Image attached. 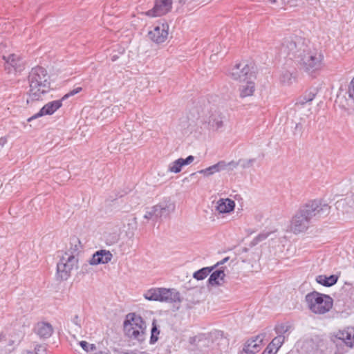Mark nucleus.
Here are the masks:
<instances>
[{
  "label": "nucleus",
  "instance_id": "obj_35",
  "mask_svg": "<svg viewBox=\"0 0 354 354\" xmlns=\"http://www.w3.org/2000/svg\"><path fill=\"white\" fill-rule=\"evenodd\" d=\"M209 124L213 129L218 130L223 127V122L220 118H216L210 122Z\"/></svg>",
  "mask_w": 354,
  "mask_h": 354
},
{
  "label": "nucleus",
  "instance_id": "obj_43",
  "mask_svg": "<svg viewBox=\"0 0 354 354\" xmlns=\"http://www.w3.org/2000/svg\"><path fill=\"white\" fill-rule=\"evenodd\" d=\"M93 354H109V353L106 351H96Z\"/></svg>",
  "mask_w": 354,
  "mask_h": 354
},
{
  "label": "nucleus",
  "instance_id": "obj_36",
  "mask_svg": "<svg viewBox=\"0 0 354 354\" xmlns=\"http://www.w3.org/2000/svg\"><path fill=\"white\" fill-rule=\"evenodd\" d=\"M82 90V87H77L74 89L70 91L68 93H66L61 99L62 101L66 100V99L72 97L77 93H79Z\"/></svg>",
  "mask_w": 354,
  "mask_h": 354
},
{
  "label": "nucleus",
  "instance_id": "obj_24",
  "mask_svg": "<svg viewBox=\"0 0 354 354\" xmlns=\"http://www.w3.org/2000/svg\"><path fill=\"white\" fill-rule=\"evenodd\" d=\"M142 218L145 220L144 223H147L150 221H153L160 218L156 205L146 207Z\"/></svg>",
  "mask_w": 354,
  "mask_h": 354
},
{
  "label": "nucleus",
  "instance_id": "obj_34",
  "mask_svg": "<svg viewBox=\"0 0 354 354\" xmlns=\"http://www.w3.org/2000/svg\"><path fill=\"white\" fill-rule=\"evenodd\" d=\"M195 157L194 156H188L186 158H178L180 165L182 167L189 165L193 162L194 160Z\"/></svg>",
  "mask_w": 354,
  "mask_h": 354
},
{
  "label": "nucleus",
  "instance_id": "obj_27",
  "mask_svg": "<svg viewBox=\"0 0 354 354\" xmlns=\"http://www.w3.org/2000/svg\"><path fill=\"white\" fill-rule=\"evenodd\" d=\"M214 269V267H205L200 269L195 272L193 274V277L197 280H203L207 277V276Z\"/></svg>",
  "mask_w": 354,
  "mask_h": 354
},
{
  "label": "nucleus",
  "instance_id": "obj_31",
  "mask_svg": "<svg viewBox=\"0 0 354 354\" xmlns=\"http://www.w3.org/2000/svg\"><path fill=\"white\" fill-rule=\"evenodd\" d=\"M289 326L286 324H280L275 326V332L277 336H282L286 339V334L288 331Z\"/></svg>",
  "mask_w": 354,
  "mask_h": 354
},
{
  "label": "nucleus",
  "instance_id": "obj_23",
  "mask_svg": "<svg viewBox=\"0 0 354 354\" xmlns=\"http://www.w3.org/2000/svg\"><path fill=\"white\" fill-rule=\"evenodd\" d=\"M225 163L223 162H219L217 164L212 165L207 168L201 169V170L198 171V172L200 174L203 175L204 176H209L216 173L220 172L221 171L225 169Z\"/></svg>",
  "mask_w": 354,
  "mask_h": 354
},
{
  "label": "nucleus",
  "instance_id": "obj_44",
  "mask_svg": "<svg viewBox=\"0 0 354 354\" xmlns=\"http://www.w3.org/2000/svg\"><path fill=\"white\" fill-rule=\"evenodd\" d=\"M272 4H274V3H279V1H281L282 0H268Z\"/></svg>",
  "mask_w": 354,
  "mask_h": 354
},
{
  "label": "nucleus",
  "instance_id": "obj_49",
  "mask_svg": "<svg viewBox=\"0 0 354 354\" xmlns=\"http://www.w3.org/2000/svg\"><path fill=\"white\" fill-rule=\"evenodd\" d=\"M339 354H343V353H339Z\"/></svg>",
  "mask_w": 354,
  "mask_h": 354
},
{
  "label": "nucleus",
  "instance_id": "obj_1",
  "mask_svg": "<svg viewBox=\"0 0 354 354\" xmlns=\"http://www.w3.org/2000/svg\"><path fill=\"white\" fill-rule=\"evenodd\" d=\"M287 48L290 50L289 57L295 64L310 75L316 74L324 66V55L314 48L308 42L301 39L290 41Z\"/></svg>",
  "mask_w": 354,
  "mask_h": 354
},
{
  "label": "nucleus",
  "instance_id": "obj_19",
  "mask_svg": "<svg viewBox=\"0 0 354 354\" xmlns=\"http://www.w3.org/2000/svg\"><path fill=\"white\" fill-rule=\"evenodd\" d=\"M35 330L39 337L48 338L51 336L53 329L50 324L39 322L36 325Z\"/></svg>",
  "mask_w": 354,
  "mask_h": 354
},
{
  "label": "nucleus",
  "instance_id": "obj_25",
  "mask_svg": "<svg viewBox=\"0 0 354 354\" xmlns=\"http://www.w3.org/2000/svg\"><path fill=\"white\" fill-rule=\"evenodd\" d=\"M337 277L336 275L326 276L320 274L316 277L315 281L319 284L324 286L329 287L336 283L337 281Z\"/></svg>",
  "mask_w": 354,
  "mask_h": 354
},
{
  "label": "nucleus",
  "instance_id": "obj_40",
  "mask_svg": "<svg viewBox=\"0 0 354 354\" xmlns=\"http://www.w3.org/2000/svg\"><path fill=\"white\" fill-rule=\"evenodd\" d=\"M8 139L6 137L0 138V149H2L7 143Z\"/></svg>",
  "mask_w": 354,
  "mask_h": 354
},
{
  "label": "nucleus",
  "instance_id": "obj_21",
  "mask_svg": "<svg viewBox=\"0 0 354 354\" xmlns=\"http://www.w3.org/2000/svg\"><path fill=\"white\" fill-rule=\"evenodd\" d=\"M337 208L342 209V212L346 214L354 212V195L338 201Z\"/></svg>",
  "mask_w": 354,
  "mask_h": 354
},
{
  "label": "nucleus",
  "instance_id": "obj_11",
  "mask_svg": "<svg viewBox=\"0 0 354 354\" xmlns=\"http://www.w3.org/2000/svg\"><path fill=\"white\" fill-rule=\"evenodd\" d=\"M235 207V201L230 198H220L214 203L215 211L222 217L231 215L234 212Z\"/></svg>",
  "mask_w": 354,
  "mask_h": 354
},
{
  "label": "nucleus",
  "instance_id": "obj_32",
  "mask_svg": "<svg viewBox=\"0 0 354 354\" xmlns=\"http://www.w3.org/2000/svg\"><path fill=\"white\" fill-rule=\"evenodd\" d=\"M119 110L120 107L118 106H113L112 107H107L104 109L101 113V115L102 116V120L112 115L113 113H116Z\"/></svg>",
  "mask_w": 354,
  "mask_h": 354
},
{
  "label": "nucleus",
  "instance_id": "obj_42",
  "mask_svg": "<svg viewBox=\"0 0 354 354\" xmlns=\"http://www.w3.org/2000/svg\"><path fill=\"white\" fill-rule=\"evenodd\" d=\"M227 260H228V257L224 258L221 261H219V262H218L216 264H215V265H214V266H213V267H214V268L215 267H217V266H220V265H222V264L225 263V262H227Z\"/></svg>",
  "mask_w": 354,
  "mask_h": 354
},
{
  "label": "nucleus",
  "instance_id": "obj_7",
  "mask_svg": "<svg viewBox=\"0 0 354 354\" xmlns=\"http://www.w3.org/2000/svg\"><path fill=\"white\" fill-rule=\"evenodd\" d=\"M311 219L309 213L304 207L292 217L288 226L289 231L295 234L306 232L308 229Z\"/></svg>",
  "mask_w": 354,
  "mask_h": 354
},
{
  "label": "nucleus",
  "instance_id": "obj_48",
  "mask_svg": "<svg viewBox=\"0 0 354 354\" xmlns=\"http://www.w3.org/2000/svg\"><path fill=\"white\" fill-rule=\"evenodd\" d=\"M3 46L2 45H0V50H1V48H3Z\"/></svg>",
  "mask_w": 354,
  "mask_h": 354
},
{
  "label": "nucleus",
  "instance_id": "obj_38",
  "mask_svg": "<svg viewBox=\"0 0 354 354\" xmlns=\"http://www.w3.org/2000/svg\"><path fill=\"white\" fill-rule=\"evenodd\" d=\"M314 97H315L314 94H310L308 97H304V98L299 99V101L297 102V104H304L306 102H311L313 100Z\"/></svg>",
  "mask_w": 354,
  "mask_h": 354
},
{
  "label": "nucleus",
  "instance_id": "obj_13",
  "mask_svg": "<svg viewBox=\"0 0 354 354\" xmlns=\"http://www.w3.org/2000/svg\"><path fill=\"white\" fill-rule=\"evenodd\" d=\"M172 0H155L153 8L145 12L150 17H156L167 13L171 8Z\"/></svg>",
  "mask_w": 354,
  "mask_h": 354
},
{
  "label": "nucleus",
  "instance_id": "obj_3",
  "mask_svg": "<svg viewBox=\"0 0 354 354\" xmlns=\"http://www.w3.org/2000/svg\"><path fill=\"white\" fill-rule=\"evenodd\" d=\"M123 329L125 335L131 340L141 343L146 339L147 324L142 317L136 313H130L125 316Z\"/></svg>",
  "mask_w": 354,
  "mask_h": 354
},
{
  "label": "nucleus",
  "instance_id": "obj_12",
  "mask_svg": "<svg viewBox=\"0 0 354 354\" xmlns=\"http://www.w3.org/2000/svg\"><path fill=\"white\" fill-rule=\"evenodd\" d=\"M311 218H321L327 216L330 212V207L326 203L319 202H312L305 206Z\"/></svg>",
  "mask_w": 354,
  "mask_h": 354
},
{
  "label": "nucleus",
  "instance_id": "obj_14",
  "mask_svg": "<svg viewBox=\"0 0 354 354\" xmlns=\"http://www.w3.org/2000/svg\"><path fill=\"white\" fill-rule=\"evenodd\" d=\"M255 75L252 78L239 82V95L241 98L251 97L256 91Z\"/></svg>",
  "mask_w": 354,
  "mask_h": 354
},
{
  "label": "nucleus",
  "instance_id": "obj_33",
  "mask_svg": "<svg viewBox=\"0 0 354 354\" xmlns=\"http://www.w3.org/2000/svg\"><path fill=\"white\" fill-rule=\"evenodd\" d=\"M79 344L81 348L87 353L96 351V346L94 344H90L86 341H80Z\"/></svg>",
  "mask_w": 354,
  "mask_h": 354
},
{
  "label": "nucleus",
  "instance_id": "obj_17",
  "mask_svg": "<svg viewBox=\"0 0 354 354\" xmlns=\"http://www.w3.org/2000/svg\"><path fill=\"white\" fill-rule=\"evenodd\" d=\"M263 336L257 335L254 338L248 339L244 346V351L248 354H254L258 352L262 345Z\"/></svg>",
  "mask_w": 354,
  "mask_h": 354
},
{
  "label": "nucleus",
  "instance_id": "obj_30",
  "mask_svg": "<svg viewBox=\"0 0 354 354\" xmlns=\"http://www.w3.org/2000/svg\"><path fill=\"white\" fill-rule=\"evenodd\" d=\"M181 167L178 160H176L168 165L167 171L171 174H178L182 171Z\"/></svg>",
  "mask_w": 354,
  "mask_h": 354
},
{
  "label": "nucleus",
  "instance_id": "obj_22",
  "mask_svg": "<svg viewBox=\"0 0 354 354\" xmlns=\"http://www.w3.org/2000/svg\"><path fill=\"white\" fill-rule=\"evenodd\" d=\"M225 274L223 270H217L213 272L209 279L208 283L212 286H221L224 282Z\"/></svg>",
  "mask_w": 354,
  "mask_h": 354
},
{
  "label": "nucleus",
  "instance_id": "obj_46",
  "mask_svg": "<svg viewBox=\"0 0 354 354\" xmlns=\"http://www.w3.org/2000/svg\"><path fill=\"white\" fill-rule=\"evenodd\" d=\"M116 59H117V57H116L115 55H113V56L111 57V60H112L113 62L115 61V60H116Z\"/></svg>",
  "mask_w": 354,
  "mask_h": 354
},
{
  "label": "nucleus",
  "instance_id": "obj_37",
  "mask_svg": "<svg viewBox=\"0 0 354 354\" xmlns=\"http://www.w3.org/2000/svg\"><path fill=\"white\" fill-rule=\"evenodd\" d=\"M348 97L354 101V77L351 81L348 89Z\"/></svg>",
  "mask_w": 354,
  "mask_h": 354
},
{
  "label": "nucleus",
  "instance_id": "obj_9",
  "mask_svg": "<svg viewBox=\"0 0 354 354\" xmlns=\"http://www.w3.org/2000/svg\"><path fill=\"white\" fill-rule=\"evenodd\" d=\"M169 25L166 22L154 24L147 33L149 39L156 44L165 43L169 36Z\"/></svg>",
  "mask_w": 354,
  "mask_h": 354
},
{
  "label": "nucleus",
  "instance_id": "obj_16",
  "mask_svg": "<svg viewBox=\"0 0 354 354\" xmlns=\"http://www.w3.org/2000/svg\"><path fill=\"white\" fill-rule=\"evenodd\" d=\"M158 215L160 217L167 216L175 211V203L169 198H165L156 205Z\"/></svg>",
  "mask_w": 354,
  "mask_h": 354
},
{
  "label": "nucleus",
  "instance_id": "obj_47",
  "mask_svg": "<svg viewBox=\"0 0 354 354\" xmlns=\"http://www.w3.org/2000/svg\"><path fill=\"white\" fill-rule=\"evenodd\" d=\"M3 337V335L1 333H0V341L2 340Z\"/></svg>",
  "mask_w": 354,
  "mask_h": 354
},
{
  "label": "nucleus",
  "instance_id": "obj_5",
  "mask_svg": "<svg viewBox=\"0 0 354 354\" xmlns=\"http://www.w3.org/2000/svg\"><path fill=\"white\" fill-rule=\"evenodd\" d=\"M143 297L151 301L176 302L180 300L176 290L165 288H151L144 292Z\"/></svg>",
  "mask_w": 354,
  "mask_h": 354
},
{
  "label": "nucleus",
  "instance_id": "obj_29",
  "mask_svg": "<svg viewBox=\"0 0 354 354\" xmlns=\"http://www.w3.org/2000/svg\"><path fill=\"white\" fill-rule=\"evenodd\" d=\"M295 78L292 73L288 71H283L280 74V81L284 84H290L295 81Z\"/></svg>",
  "mask_w": 354,
  "mask_h": 354
},
{
  "label": "nucleus",
  "instance_id": "obj_26",
  "mask_svg": "<svg viewBox=\"0 0 354 354\" xmlns=\"http://www.w3.org/2000/svg\"><path fill=\"white\" fill-rule=\"evenodd\" d=\"M160 333V327L157 325L156 321L154 319L152 322L151 328V336L149 340L151 344H154L158 342Z\"/></svg>",
  "mask_w": 354,
  "mask_h": 354
},
{
  "label": "nucleus",
  "instance_id": "obj_2",
  "mask_svg": "<svg viewBox=\"0 0 354 354\" xmlns=\"http://www.w3.org/2000/svg\"><path fill=\"white\" fill-rule=\"evenodd\" d=\"M52 90L50 77L42 67L33 68L29 75V90L26 103L31 104L47 100Z\"/></svg>",
  "mask_w": 354,
  "mask_h": 354
},
{
  "label": "nucleus",
  "instance_id": "obj_6",
  "mask_svg": "<svg viewBox=\"0 0 354 354\" xmlns=\"http://www.w3.org/2000/svg\"><path fill=\"white\" fill-rule=\"evenodd\" d=\"M78 259L72 252H66L57 265V277L61 280H67L73 270L77 268Z\"/></svg>",
  "mask_w": 354,
  "mask_h": 354
},
{
  "label": "nucleus",
  "instance_id": "obj_45",
  "mask_svg": "<svg viewBox=\"0 0 354 354\" xmlns=\"http://www.w3.org/2000/svg\"><path fill=\"white\" fill-rule=\"evenodd\" d=\"M74 323L76 324V325H80L79 323H78V317H75V319H74Z\"/></svg>",
  "mask_w": 354,
  "mask_h": 354
},
{
  "label": "nucleus",
  "instance_id": "obj_20",
  "mask_svg": "<svg viewBox=\"0 0 354 354\" xmlns=\"http://www.w3.org/2000/svg\"><path fill=\"white\" fill-rule=\"evenodd\" d=\"M283 342L284 338L282 336L275 337L266 348L263 354H276Z\"/></svg>",
  "mask_w": 354,
  "mask_h": 354
},
{
  "label": "nucleus",
  "instance_id": "obj_10",
  "mask_svg": "<svg viewBox=\"0 0 354 354\" xmlns=\"http://www.w3.org/2000/svg\"><path fill=\"white\" fill-rule=\"evenodd\" d=\"M228 76L234 81L241 82L254 76L252 67L245 62L236 64L228 72Z\"/></svg>",
  "mask_w": 354,
  "mask_h": 354
},
{
  "label": "nucleus",
  "instance_id": "obj_18",
  "mask_svg": "<svg viewBox=\"0 0 354 354\" xmlns=\"http://www.w3.org/2000/svg\"><path fill=\"white\" fill-rule=\"evenodd\" d=\"M62 100H57L46 103L40 110L39 115H50L62 106Z\"/></svg>",
  "mask_w": 354,
  "mask_h": 354
},
{
  "label": "nucleus",
  "instance_id": "obj_39",
  "mask_svg": "<svg viewBox=\"0 0 354 354\" xmlns=\"http://www.w3.org/2000/svg\"><path fill=\"white\" fill-rule=\"evenodd\" d=\"M35 354H37V353L39 354H45L46 353V347L43 345H37L35 348Z\"/></svg>",
  "mask_w": 354,
  "mask_h": 354
},
{
  "label": "nucleus",
  "instance_id": "obj_8",
  "mask_svg": "<svg viewBox=\"0 0 354 354\" xmlns=\"http://www.w3.org/2000/svg\"><path fill=\"white\" fill-rule=\"evenodd\" d=\"M330 339L334 343L340 341L346 347L354 349V326H347L333 332Z\"/></svg>",
  "mask_w": 354,
  "mask_h": 354
},
{
  "label": "nucleus",
  "instance_id": "obj_4",
  "mask_svg": "<svg viewBox=\"0 0 354 354\" xmlns=\"http://www.w3.org/2000/svg\"><path fill=\"white\" fill-rule=\"evenodd\" d=\"M305 302L312 313L319 315L329 312L333 305V300L329 295L316 291L308 293L305 297Z\"/></svg>",
  "mask_w": 354,
  "mask_h": 354
},
{
  "label": "nucleus",
  "instance_id": "obj_15",
  "mask_svg": "<svg viewBox=\"0 0 354 354\" xmlns=\"http://www.w3.org/2000/svg\"><path fill=\"white\" fill-rule=\"evenodd\" d=\"M113 254L108 250H99L96 251L88 261L91 266L106 264L113 259Z\"/></svg>",
  "mask_w": 354,
  "mask_h": 354
},
{
  "label": "nucleus",
  "instance_id": "obj_28",
  "mask_svg": "<svg viewBox=\"0 0 354 354\" xmlns=\"http://www.w3.org/2000/svg\"><path fill=\"white\" fill-rule=\"evenodd\" d=\"M3 59L6 61V62L10 65L15 70L19 66V57L15 54H10L8 56L3 55Z\"/></svg>",
  "mask_w": 354,
  "mask_h": 354
},
{
  "label": "nucleus",
  "instance_id": "obj_41",
  "mask_svg": "<svg viewBox=\"0 0 354 354\" xmlns=\"http://www.w3.org/2000/svg\"><path fill=\"white\" fill-rule=\"evenodd\" d=\"M39 111L38 113H35V115H33L32 116L30 117L27 120L28 122H30V121H32V120H33L35 119H37V118H38L39 117L44 116V115H39Z\"/></svg>",
  "mask_w": 354,
  "mask_h": 354
}]
</instances>
